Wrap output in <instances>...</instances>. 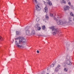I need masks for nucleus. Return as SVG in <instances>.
Segmentation results:
<instances>
[{
	"mask_svg": "<svg viewBox=\"0 0 74 74\" xmlns=\"http://www.w3.org/2000/svg\"><path fill=\"white\" fill-rule=\"evenodd\" d=\"M16 40L15 41V44L17 45L18 48H21L22 46L20 45L21 43H25L26 40L24 38H21V37H18L15 39Z\"/></svg>",
	"mask_w": 74,
	"mask_h": 74,
	"instance_id": "f257e3e1",
	"label": "nucleus"
},
{
	"mask_svg": "<svg viewBox=\"0 0 74 74\" xmlns=\"http://www.w3.org/2000/svg\"><path fill=\"white\" fill-rule=\"evenodd\" d=\"M69 21L67 23L66 20H63L62 21L60 20L57 22V24L58 25H65L68 24V25H71L73 23V21H72V18L71 17H69L68 18Z\"/></svg>",
	"mask_w": 74,
	"mask_h": 74,
	"instance_id": "f03ea898",
	"label": "nucleus"
},
{
	"mask_svg": "<svg viewBox=\"0 0 74 74\" xmlns=\"http://www.w3.org/2000/svg\"><path fill=\"white\" fill-rule=\"evenodd\" d=\"M31 30L32 28L31 27H26L25 28L26 34L28 36H30L32 35V34L31 33Z\"/></svg>",
	"mask_w": 74,
	"mask_h": 74,
	"instance_id": "7ed1b4c3",
	"label": "nucleus"
},
{
	"mask_svg": "<svg viewBox=\"0 0 74 74\" xmlns=\"http://www.w3.org/2000/svg\"><path fill=\"white\" fill-rule=\"evenodd\" d=\"M70 58L69 56H66V58L65 63L68 66H71L72 65V63L70 61Z\"/></svg>",
	"mask_w": 74,
	"mask_h": 74,
	"instance_id": "20e7f679",
	"label": "nucleus"
},
{
	"mask_svg": "<svg viewBox=\"0 0 74 74\" xmlns=\"http://www.w3.org/2000/svg\"><path fill=\"white\" fill-rule=\"evenodd\" d=\"M49 29H52V31H53V30L54 32L53 33V34L54 35H55L56 34V32H57L58 30H57V29H56V28L54 27L53 26H52L51 27H49Z\"/></svg>",
	"mask_w": 74,
	"mask_h": 74,
	"instance_id": "39448f33",
	"label": "nucleus"
},
{
	"mask_svg": "<svg viewBox=\"0 0 74 74\" xmlns=\"http://www.w3.org/2000/svg\"><path fill=\"white\" fill-rule=\"evenodd\" d=\"M60 67V65L58 64L57 67L56 68V69L55 70V72H58L59 71L58 69H59Z\"/></svg>",
	"mask_w": 74,
	"mask_h": 74,
	"instance_id": "423d86ee",
	"label": "nucleus"
},
{
	"mask_svg": "<svg viewBox=\"0 0 74 74\" xmlns=\"http://www.w3.org/2000/svg\"><path fill=\"white\" fill-rule=\"evenodd\" d=\"M70 8V7L68 6H65L64 8V11H66L67 10H69Z\"/></svg>",
	"mask_w": 74,
	"mask_h": 74,
	"instance_id": "0eeeda50",
	"label": "nucleus"
},
{
	"mask_svg": "<svg viewBox=\"0 0 74 74\" xmlns=\"http://www.w3.org/2000/svg\"><path fill=\"white\" fill-rule=\"evenodd\" d=\"M46 2L48 5H52L51 2L49 0H47Z\"/></svg>",
	"mask_w": 74,
	"mask_h": 74,
	"instance_id": "6e6552de",
	"label": "nucleus"
},
{
	"mask_svg": "<svg viewBox=\"0 0 74 74\" xmlns=\"http://www.w3.org/2000/svg\"><path fill=\"white\" fill-rule=\"evenodd\" d=\"M36 10L38 11H40L41 10V8L39 7L38 5H36Z\"/></svg>",
	"mask_w": 74,
	"mask_h": 74,
	"instance_id": "1a4fd4ad",
	"label": "nucleus"
},
{
	"mask_svg": "<svg viewBox=\"0 0 74 74\" xmlns=\"http://www.w3.org/2000/svg\"><path fill=\"white\" fill-rule=\"evenodd\" d=\"M44 11L46 13H47V12H48V8H47V6H46L45 7Z\"/></svg>",
	"mask_w": 74,
	"mask_h": 74,
	"instance_id": "9d476101",
	"label": "nucleus"
},
{
	"mask_svg": "<svg viewBox=\"0 0 74 74\" xmlns=\"http://www.w3.org/2000/svg\"><path fill=\"white\" fill-rule=\"evenodd\" d=\"M32 2L34 4L36 5V4H37V0H33Z\"/></svg>",
	"mask_w": 74,
	"mask_h": 74,
	"instance_id": "9b49d317",
	"label": "nucleus"
},
{
	"mask_svg": "<svg viewBox=\"0 0 74 74\" xmlns=\"http://www.w3.org/2000/svg\"><path fill=\"white\" fill-rule=\"evenodd\" d=\"M31 35L32 34H35V31L34 30H32L31 32Z\"/></svg>",
	"mask_w": 74,
	"mask_h": 74,
	"instance_id": "f8f14e48",
	"label": "nucleus"
},
{
	"mask_svg": "<svg viewBox=\"0 0 74 74\" xmlns=\"http://www.w3.org/2000/svg\"><path fill=\"white\" fill-rule=\"evenodd\" d=\"M54 19L55 21H56V23H57V22H58V21H61V20H58V19H57L55 17H54Z\"/></svg>",
	"mask_w": 74,
	"mask_h": 74,
	"instance_id": "ddd939ff",
	"label": "nucleus"
},
{
	"mask_svg": "<svg viewBox=\"0 0 74 74\" xmlns=\"http://www.w3.org/2000/svg\"><path fill=\"white\" fill-rule=\"evenodd\" d=\"M45 18L46 20H48V19H49V17H48L47 15H46L45 16Z\"/></svg>",
	"mask_w": 74,
	"mask_h": 74,
	"instance_id": "4468645a",
	"label": "nucleus"
},
{
	"mask_svg": "<svg viewBox=\"0 0 74 74\" xmlns=\"http://www.w3.org/2000/svg\"><path fill=\"white\" fill-rule=\"evenodd\" d=\"M38 26H39V24H36L35 25V27H36V28H38Z\"/></svg>",
	"mask_w": 74,
	"mask_h": 74,
	"instance_id": "2eb2a0df",
	"label": "nucleus"
},
{
	"mask_svg": "<svg viewBox=\"0 0 74 74\" xmlns=\"http://www.w3.org/2000/svg\"><path fill=\"white\" fill-rule=\"evenodd\" d=\"M70 15L71 16H74V15L73 14V13L72 12H71L70 13Z\"/></svg>",
	"mask_w": 74,
	"mask_h": 74,
	"instance_id": "dca6fc26",
	"label": "nucleus"
},
{
	"mask_svg": "<svg viewBox=\"0 0 74 74\" xmlns=\"http://www.w3.org/2000/svg\"><path fill=\"white\" fill-rule=\"evenodd\" d=\"M64 70L65 71H67V70H68V69L67 68H64Z\"/></svg>",
	"mask_w": 74,
	"mask_h": 74,
	"instance_id": "f3484780",
	"label": "nucleus"
},
{
	"mask_svg": "<svg viewBox=\"0 0 74 74\" xmlns=\"http://www.w3.org/2000/svg\"><path fill=\"white\" fill-rule=\"evenodd\" d=\"M36 20L37 22H38V21L40 20V18H36Z\"/></svg>",
	"mask_w": 74,
	"mask_h": 74,
	"instance_id": "a211bd4d",
	"label": "nucleus"
},
{
	"mask_svg": "<svg viewBox=\"0 0 74 74\" xmlns=\"http://www.w3.org/2000/svg\"><path fill=\"white\" fill-rule=\"evenodd\" d=\"M42 29H43V30H44V29H45V26L43 25L42 26Z\"/></svg>",
	"mask_w": 74,
	"mask_h": 74,
	"instance_id": "6ab92c4d",
	"label": "nucleus"
},
{
	"mask_svg": "<svg viewBox=\"0 0 74 74\" xmlns=\"http://www.w3.org/2000/svg\"><path fill=\"white\" fill-rule=\"evenodd\" d=\"M0 40L1 41H3V38L2 37H1V36H0Z\"/></svg>",
	"mask_w": 74,
	"mask_h": 74,
	"instance_id": "aec40b11",
	"label": "nucleus"
},
{
	"mask_svg": "<svg viewBox=\"0 0 74 74\" xmlns=\"http://www.w3.org/2000/svg\"><path fill=\"white\" fill-rule=\"evenodd\" d=\"M41 27H38V30H41Z\"/></svg>",
	"mask_w": 74,
	"mask_h": 74,
	"instance_id": "412c9836",
	"label": "nucleus"
},
{
	"mask_svg": "<svg viewBox=\"0 0 74 74\" xmlns=\"http://www.w3.org/2000/svg\"><path fill=\"white\" fill-rule=\"evenodd\" d=\"M62 66H66V64H65V63L63 62V63H62Z\"/></svg>",
	"mask_w": 74,
	"mask_h": 74,
	"instance_id": "4be33fe9",
	"label": "nucleus"
},
{
	"mask_svg": "<svg viewBox=\"0 0 74 74\" xmlns=\"http://www.w3.org/2000/svg\"><path fill=\"white\" fill-rule=\"evenodd\" d=\"M53 66H54V65H53V64H52L51 65L50 67H53Z\"/></svg>",
	"mask_w": 74,
	"mask_h": 74,
	"instance_id": "5701e85b",
	"label": "nucleus"
},
{
	"mask_svg": "<svg viewBox=\"0 0 74 74\" xmlns=\"http://www.w3.org/2000/svg\"><path fill=\"white\" fill-rule=\"evenodd\" d=\"M50 15L51 17H53V14H51Z\"/></svg>",
	"mask_w": 74,
	"mask_h": 74,
	"instance_id": "b1692460",
	"label": "nucleus"
},
{
	"mask_svg": "<svg viewBox=\"0 0 74 74\" xmlns=\"http://www.w3.org/2000/svg\"><path fill=\"white\" fill-rule=\"evenodd\" d=\"M68 4H69V5H71V3H70V2H69L68 3Z\"/></svg>",
	"mask_w": 74,
	"mask_h": 74,
	"instance_id": "393cba45",
	"label": "nucleus"
},
{
	"mask_svg": "<svg viewBox=\"0 0 74 74\" xmlns=\"http://www.w3.org/2000/svg\"><path fill=\"white\" fill-rule=\"evenodd\" d=\"M62 3H66V1L64 0H62Z\"/></svg>",
	"mask_w": 74,
	"mask_h": 74,
	"instance_id": "a878e982",
	"label": "nucleus"
},
{
	"mask_svg": "<svg viewBox=\"0 0 74 74\" xmlns=\"http://www.w3.org/2000/svg\"><path fill=\"white\" fill-rule=\"evenodd\" d=\"M37 52L38 53H40V51H39L38 50H37Z\"/></svg>",
	"mask_w": 74,
	"mask_h": 74,
	"instance_id": "bb28decb",
	"label": "nucleus"
},
{
	"mask_svg": "<svg viewBox=\"0 0 74 74\" xmlns=\"http://www.w3.org/2000/svg\"><path fill=\"white\" fill-rule=\"evenodd\" d=\"M71 8H72V9H73V10H74V7L73 6H71Z\"/></svg>",
	"mask_w": 74,
	"mask_h": 74,
	"instance_id": "cd10ccee",
	"label": "nucleus"
},
{
	"mask_svg": "<svg viewBox=\"0 0 74 74\" xmlns=\"http://www.w3.org/2000/svg\"><path fill=\"white\" fill-rule=\"evenodd\" d=\"M16 34H18V32L17 31V32H16Z\"/></svg>",
	"mask_w": 74,
	"mask_h": 74,
	"instance_id": "c85d7f7f",
	"label": "nucleus"
},
{
	"mask_svg": "<svg viewBox=\"0 0 74 74\" xmlns=\"http://www.w3.org/2000/svg\"><path fill=\"white\" fill-rule=\"evenodd\" d=\"M43 3H44L45 4V1H43Z\"/></svg>",
	"mask_w": 74,
	"mask_h": 74,
	"instance_id": "c756f323",
	"label": "nucleus"
},
{
	"mask_svg": "<svg viewBox=\"0 0 74 74\" xmlns=\"http://www.w3.org/2000/svg\"><path fill=\"white\" fill-rule=\"evenodd\" d=\"M58 18H59V17H58Z\"/></svg>",
	"mask_w": 74,
	"mask_h": 74,
	"instance_id": "7c9ffc66",
	"label": "nucleus"
},
{
	"mask_svg": "<svg viewBox=\"0 0 74 74\" xmlns=\"http://www.w3.org/2000/svg\"><path fill=\"white\" fill-rule=\"evenodd\" d=\"M59 69H60V68H59Z\"/></svg>",
	"mask_w": 74,
	"mask_h": 74,
	"instance_id": "2f4dec72",
	"label": "nucleus"
},
{
	"mask_svg": "<svg viewBox=\"0 0 74 74\" xmlns=\"http://www.w3.org/2000/svg\"><path fill=\"white\" fill-rule=\"evenodd\" d=\"M47 74H49L48 73H47Z\"/></svg>",
	"mask_w": 74,
	"mask_h": 74,
	"instance_id": "473e14b6",
	"label": "nucleus"
},
{
	"mask_svg": "<svg viewBox=\"0 0 74 74\" xmlns=\"http://www.w3.org/2000/svg\"><path fill=\"white\" fill-rule=\"evenodd\" d=\"M48 70V69H47V70Z\"/></svg>",
	"mask_w": 74,
	"mask_h": 74,
	"instance_id": "72a5a7b5",
	"label": "nucleus"
}]
</instances>
